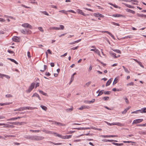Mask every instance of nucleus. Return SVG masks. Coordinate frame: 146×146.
<instances>
[{"label": "nucleus", "instance_id": "obj_1", "mask_svg": "<svg viewBox=\"0 0 146 146\" xmlns=\"http://www.w3.org/2000/svg\"><path fill=\"white\" fill-rule=\"evenodd\" d=\"M21 32L25 35L30 34L31 33V31L27 29H22L21 30Z\"/></svg>", "mask_w": 146, "mask_h": 146}, {"label": "nucleus", "instance_id": "obj_2", "mask_svg": "<svg viewBox=\"0 0 146 146\" xmlns=\"http://www.w3.org/2000/svg\"><path fill=\"white\" fill-rule=\"evenodd\" d=\"M35 85V83L34 82L32 83L30 86L29 89L26 91V92L29 93H30L33 89Z\"/></svg>", "mask_w": 146, "mask_h": 146}, {"label": "nucleus", "instance_id": "obj_3", "mask_svg": "<svg viewBox=\"0 0 146 146\" xmlns=\"http://www.w3.org/2000/svg\"><path fill=\"white\" fill-rule=\"evenodd\" d=\"M35 140L40 141L44 139V137L42 136L35 135Z\"/></svg>", "mask_w": 146, "mask_h": 146}, {"label": "nucleus", "instance_id": "obj_4", "mask_svg": "<svg viewBox=\"0 0 146 146\" xmlns=\"http://www.w3.org/2000/svg\"><path fill=\"white\" fill-rule=\"evenodd\" d=\"M143 120V119H137L133 121L132 124H137L138 123H139Z\"/></svg>", "mask_w": 146, "mask_h": 146}, {"label": "nucleus", "instance_id": "obj_5", "mask_svg": "<svg viewBox=\"0 0 146 146\" xmlns=\"http://www.w3.org/2000/svg\"><path fill=\"white\" fill-rule=\"evenodd\" d=\"M43 132L47 134H52L53 133H54V132H52L51 131H50L48 130H47L45 129H43L42 130Z\"/></svg>", "mask_w": 146, "mask_h": 146}, {"label": "nucleus", "instance_id": "obj_6", "mask_svg": "<svg viewBox=\"0 0 146 146\" xmlns=\"http://www.w3.org/2000/svg\"><path fill=\"white\" fill-rule=\"evenodd\" d=\"M13 40L16 42H20V39L19 38L16 36H14L12 38Z\"/></svg>", "mask_w": 146, "mask_h": 146}, {"label": "nucleus", "instance_id": "obj_7", "mask_svg": "<svg viewBox=\"0 0 146 146\" xmlns=\"http://www.w3.org/2000/svg\"><path fill=\"white\" fill-rule=\"evenodd\" d=\"M77 12L79 14L84 16H86V15L82 11V10L80 9L77 10Z\"/></svg>", "mask_w": 146, "mask_h": 146}, {"label": "nucleus", "instance_id": "obj_8", "mask_svg": "<svg viewBox=\"0 0 146 146\" xmlns=\"http://www.w3.org/2000/svg\"><path fill=\"white\" fill-rule=\"evenodd\" d=\"M26 138L29 139H30L33 140H35V136L29 135L27 136Z\"/></svg>", "mask_w": 146, "mask_h": 146}, {"label": "nucleus", "instance_id": "obj_9", "mask_svg": "<svg viewBox=\"0 0 146 146\" xmlns=\"http://www.w3.org/2000/svg\"><path fill=\"white\" fill-rule=\"evenodd\" d=\"M49 29L50 30H60V28L55 27H52L49 28Z\"/></svg>", "mask_w": 146, "mask_h": 146}, {"label": "nucleus", "instance_id": "obj_10", "mask_svg": "<svg viewBox=\"0 0 146 146\" xmlns=\"http://www.w3.org/2000/svg\"><path fill=\"white\" fill-rule=\"evenodd\" d=\"M35 96L37 97L40 100H41V99L40 98L38 94L37 93H34L33 95L32 96V97H35Z\"/></svg>", "mask_w": 146, "mask_h": 146}, {"label": "nucleus", "instance_id": "obj_11", "mask_svg": "<svg viewBox=\"0 0 146 146\" xmlns=\"http://www.w3.org/2000/svg\"><path fill=\"white\" fill-rule=\"evenodd\" d=\"M109 53L110 55L114 58H116V54L115 53H113L112 52L110 51Z\"/></svg>", "mask_w": 146, "mask_h": 146}, {"label": "nucleus", "instance_id": "obj_12", "mask_svg": "<svg viewBox=\"0 0 146 146\" xmlns=\"http://www.w3.org/2000/svg\"><path fill=\"white\" fill-rule=\"evenodd\" d=\"M104 32L105 33H106L108 34L109 35H110L111 37H112L114 39H115V38L113 35L110 32L108 31H105L104 32Z\"/></svg>", "mask_w": 146, "mask_h": 146}, {"label": "nucleus", "instance_id": "obj_13", "mask_svg": "<svg viewBox=\"0 0 146 146\" xmlns=\"http://www.w3.org/2000/svg\"><path fill=\"white\" fill-rule=\"evenodd\" d=\"M113 17H123V16L121 14H113L112 15Z\"/></svg>", "mask_w": 146, "mask_h": 146}, {"label": "nucleus", "instance_id": "obj_14", "mask_svg": "<svg viewBox=\"0 0 146 146\" xmlns=\"http://www.w3.org/2000/svg\"><path fill=\"white\" fill-rule=\"evenodd\" d=\"M130 108V107H128L127 108L125 109V110L123 111L122 112V113H122V114H125L127 112V110H129Z\"/></svg>", "mask_w": 146, "mask_h": 146}, {"label": "nucleus", "instance_id": "obj_15", "mask_svg": "<svg viewBox=\"0 0 146 146\" xmlns=\"http://www.w3.org/2000/svg\"><path fill=\"white\" fill-rule=\"evenodd\" d=\"M54 133H53L52 134H55V135H56V136L58 137H60V138L63 139V136H62L61 135L58 134V133H56L54 132Z\"/></svg>", "mask_w": 146, "mask_h": 146}, {"label": "nucleus", "instance_id": "obj_16", "mask_svg": "<svg viewBox=\"0 0 146 146\" xmlns=\"http://www.w3.org/2000/svg\"><path fill=\"white\" fill-rule=\"evenodd\" d=\"M126 11L128 12L131 13L132 14H134L135 13V11L132 10L130 9H126Z\"/></svg>", "mask_w": 146, "mask_h": 146}, {"label": "nucleus", "instance_id": "obj_17", "mask_svg": "<svg viewBox=\"0 0 146 146\" xmlns=\"http://www.w3.org/2000/svg\"><path fill=\"white\" fill-rule=\"evenodd\" d=\"M104 141L106 142H112L114 141L115 142H117V141L115 140H109V139H104Z\"/></svg>", "mask_w": 146, "mask_h": 146}, {"label": "nucleus", "instance_id": "obj_18", "mask_svg": "<svg viewBox=\"0 0 146 146\" xmlns=\"http://www.w3.org/2000/svg\"><path fill=\"white\" fill-rule=\"evenodd\" d=\"M72 135H66L63 136V139H68L72 137Z\"/></svg>", "mask_w": 146, "mask_h": 146}, {"label": "nucleus", "instance_id": "obj_19", "mask_svg": "<svg viewBox=\"0 0 146 146\" xmlns=\"http://www.w3.org/2000/svg\"><path fill=\"white\" fill-rule=\"evenodd\" d=\"M111 82L112 80L111 79H110L106 83V86H109L111 83Z\"/></svg>", "mask_w": 146, "mask_h": 146}, {"label": "nucleus", "instance_id": "obj_20", "mask_svg": "<svg viewBox=\"0 0 146 146\" xmlns=\"http://www.w3.org/2000/svg\"><path fill=\"white\" fill-rule=\"evenodd\" d=\"M8 123L9 124H14L15 125H19V122H8Z\"/></svg>", "mask_w": 146, "mask_h": 146}, {"label": "nucleus", "instance_id": "obj_21", "mask_svg": "<svg viewBox=\"0 0 146 146\" xmlns=\"http://www.w3.org/2000/svg\"><path fill=\"white\" fill-rule=\"evenodd\" d=\"M7 59L10 60L12 62H14L15 64H18V63L13 59L10 58H8Z\"/></svg>", "mask_w": 146, "mask_h": 146}, {"label": "nucleus", "instance_id": "obj_22", "mask_svg": "<svg viewBox=\"0 0 146 146\" xmlns=\"http://www.w3.org/2000/svg\"><path fill=\"white\" fill-rule=\"evenodd\" d=\"M123 4L126 6V7H129L130 8H134V7L133 6H132L131 5H129L127 4L126 3H124Z\"/></svg>", "mask_w": 146, "mask_h": 146}, {"label": "nucleus", "instance_id": "obj_23", "mask_svg": "<svg viewBox=\"0 0 146 146\" xmlns=\"http://www.w3.org/2000/svg\"><path fill=\"white\" fill-rule=\"evenodd\" d=\"M73 107H72L70 108L66 109V110L67 112H70L71 111L73 110Z\"/></svg>", "mask_w": 146, "mask_h": 146}, {"label": "nucleus", "instance_id": "obj_24", "mask_svg": "<svg viewBox=\"0 0 146 146\" xmlns=\"http://www.w3.org/2000/svg\"><path fill=\"white\" fill-rule=\"evenodd\" d=\"M40 107L43 110H44V111H46L47 110V108L44 106L41 105L40 106Z\"/></svg>", "mask_w": 146, "mask_h": 146}, {"label": "nucleus", "instance_id": "obj_25", "mask_svg": "<svg viewBox=\"0 0 146 146\" xmlns=\"http://www.w3.org/2000/svg\"><path fill=\"white\" fill-rule=\"evenodd\" d=\"M56 125L60 126H65L66 125L64 124H63L58 122H57Z\"/></svg>", "mask_w": 146, "mask_h": 146}, {"label": "nucleus", "instance_id": "obj_26", "mask_svg": "<svg viewBox=\"0 0 146 146\" xmlns=\"http://www.w3.org/2000/svg\"><path fill=\"white\" fill-rule=\"evenodd\" d=\"M95 52L98 54L101 57V56L100 54V51L97 49H95Z\"/></svg>", "mask_w": 146, "mask_h": 146}, {"label": "nucleus", "instance_id": "obj_27", "mask_svg": "<svg viewBox=\"0 0 146 146\" xmlns=\"http://www.w3.org/2000/svg\"><path fill=\"white\" fill-rule=\"evenodd\" d=\"M11 104V103H2V104L0 103V106H2L9 105Z\"/></svg>", "mask_w": 146, "mask_h": 146}, {"label": "nucleus", "instance_id": "obj_28", "mask_svg": "<svg viewBox=\"0 0 146 146\" xmlns=\"http://www.w3.org/2000/svg\"><path fill=\"white\" fill-rule=\"evenodd\" d=\"M17 119V118L15 117H13L10 119H7V121H15Z\"/></svg>", "mask_w": 146, "mask_h": 146}, {"label": "nucleus", "instance_id": "obj_29", "mask_svg": "<svg viewBox=\"0 0 146 146\" xmlns=\"http://www.w3.org/2000/svg\"><path fill=\"white\" fill-rule=\"evenodd\" d=\"M112 143L115 145H117V146H121L123 145V144L122 143Z\"/></svg>", "mask_w": 146, "mask_h": 146}, {"label": "nucleus", "instance_id": "obj_30", "mask_svg": "<svg viewBox=\"0 0 146 146\" xmlns=\"http://www.w3.org/2000/svg\"><path fill=\"white\" fill-rule=\"evenodd\" d=\"M26 107H21V108H18V110H19V111H23L24 110H26Z\"/></svg>", "mask_w": 146, "mask_h": 146}, {"label": "nucleus", "instance_id": "obj_31", "mask_svg": "<svg viewBox=\"0 0 146 146\" xmlns=\"http://www.w3.org/2000/svg\"><path fill=\"white\" fill-rule=\"evenodd\" d=\"M112 50L114 52H116L118 53H121V52L120 50L118 49H112Z\"/></svg>", "mask_w": 146, "mask_h": 146}, {"label": "nucleus", "instance_id": "obj_32", "mask_svg": "<svg viewBox=\"0 0 146 146\" xmlns=\"http://www.w3.org/2000/svg\"><path fill=\"white\" fill-rule=\"evenodd\" d=\"M14 126L13 125H10L7 124V126H3L4 127H13Z\"/></svg>", "mask_w": 146, "mask_h": 146}, {"label": "nucleus", "instance_id": "obj_33", "mask_svg": "<svg viewBox=\"0 0 146 146\" xmlns=\"http://www.w3.org/2000/svg\"><path fill=\"white\" fill-rule=\"evenodd\" d=\"M29 24L27 23H25L23 24L22 25V26L25 27H27L28 28V26Z\"/></svg>", "mask_w": 146, "mask_h": 146}, {"label": "nucleus", "instance_id": "obj_34", "mask_svg": "<svg viewBox=\"0 0 146 146\" xmlns=\"http://www.w3.org/2000/svg\"><path fill=\"white\" fill-rule=\"evenodd\" d=\"M94 15L97 17H100V15L102 16L103 15L100 14L99 13H95L94 14Z\"/></svg>", "mask_w": 146, "mask_h": 146}, {"label": "nucleus", "instance_id": "obj_35", "mask_svg": "<svg viewBox=\"0 0 146 146\" xmlns=\"http://www.w3.org/2000/svg\"><path fill=\"white\" fill-rule=\"evenodd\" d=\"M91 128L92 129H94L96 130H99V131H101L102 130V129H101L98 128H96V127H91Z\"/></svg>", "mask_w": 146, "mask_h": 146}, {"label": "nucleus", "instance_id": "obj_36", "mask_svg": "<svg viewBox=\"0 0 146 146\" xmlns=\"http://www.w3.org/2000/svg\"><path fill=\"white\" fill-rule=\"evenodd\" d=\"M39 92L41 94H43L44 96H46L47 95V94L46 93L44 92L43 91L40 90L39 91Z\"/></svg>", "mask_w": 146, "mask_h": 146}, {"label": "nucleus", "instance_id": "obj_37", "mask_svg": "<svg viewBox=\"0 0 146 146\" xmlns=\"http://www.w3.org/2000/svg\"><path fill=\"white\" fill-rule=\"evenodd\" d=\"M26 107V110L27 109H28V110H33L35 109V108H33L31 107Z\"/></svg>", "mask_w": 146, "mask_h": 146}, {"label": "nucleus", "instance_id": "obj_38", "mask_svg": "<svg viewBox=\"0 0 146 146\" xmlns=\"http://www.w3.org/2000/svg\"><path fill=\"white\" fill-rule=\"evenodd\" d=\"M139 112H141V110H136V111H134L132 112H131V113H137Z\"/></svg>", "mask_w": 146, "mask_h": 146}, {"label": "nucleus", "instance_id": "obj_39", "mask_svg": "<svg viewBox=\"0 0 146 146\" xmlns=\"http://www.w3.org/2000/svg\"><path fill=\"white\" fill-rule=\"evenodd\" d=\"M91 82L90 81L87 82L86 84L84 86V87H85L86 86L88 87L89 86V85L90 84Z\"/></svg>", "mask_w": 146, "mask_h": 146}, {"label": "nucleus", "instance_id": "obj_40", "mask_svg": "<svg viewBox=\"0 0 146 146\" xmlns=\"http://www.w3.org/2000/svg\"><path fill=\"white\" fill-rule=\"evenodd\" d=\"M104 91V90H101L99 92V94L98 95V96H99L102 95L103 93V92Z\"/></svg>", "mask_w": 146, "mask_h": 146}, {"label": "nucleus", "instance_id": "obj_41", "mask_svg": "<svg viewBox=\"0 0 146 146\" xmlns=\"http://www.w3.org/2000/svg\"><path fill=\"white\" fill-rule=\"evenodd\" d=\"M73 129H77L78 130H84V127L75 128Z\"/></svg>", "mask_w": 146, "mask_h": 146}, {"label": "nucleus", "instance_id": "obj_42", "mask_svg": "<svg viewBox=\"0 0 146 146\" xmlns=\"http://www.w3.org/2000/svg\"><path fill=\"white\" fill-rule=\"evenodd\" d=\"M117 80H118V79H117L116 78H115V79L114 81L113 82V85H114L115 84H116V83H117Z\"/></svg>", "mask_w": 146, "mask_h": 146}, {"label": "nucleus", "instance_id": "obj_43", "mask_svg": "<svg viewBox=\"0 0 146 146\" xmlns=\"http://www.w3.org/2000/svg\"><path fill=\"white\" fill-rule=\"evenodd\" d=\"M136 126H146V123L143 124H137Z\"/></svg>", "mask_w": 146, "mask_h": 146}, {"label": "nucleus", "instance_id": "obj_44", "mask_svg": "<svg viewBox=\"0 0 146 146\" xmlns=\"http://www.w3.org/2000/svg\"><path fill=\"white\" fill-rule=\"evenodd\" d=\"M115 125H117L120 126H123L122 124L120 123H115Z\"/></svg>", "mask_w": 146, "mask_h": 146}, {"label": "nucleus", "instance_id": "obj_45", "mask_svg": "<svg viewBox=\"0 0 146 146\" xmlns=\"http://www.w3.org/2000/svg\"><path fill=\"white\" fill-rule=\"evenodd\" d=\"M124 99L125 100V102L127 104H129V101H128L127 98V97H126L125 98H124Z\"/></svg>", "mask_w": 146, "mask_h": 146}, {"label": "nucleus", "instance_id": "obj_46", "mask_svg": "<svg viewBox=\"0 0 146 146\" xmlns=\"http://www.w3.org/2000/svg\"><path fill=\"white\" fill-rule=\"evenodd\" d=\"M47 66L46 65H44V68L43 69V70H40V71L41 72H44V71L46 70L47 68Z\"/></svg>", "mask_w": 146, "mask_h": 146}, {"label": "nucleus", "instance_id": "obj_47", "mask_svg": "<svg viewBox=\"0 0 146 146\" xmlns=\"http://www.w3.org/2000/svg\"><path fill=\"white\" fill-rule=\"evenodd\" d=\"M38 29H39L41 32H43L44 30L42 29V28L41 27H38Z\"/></svg>", "mask_w": 146, "mask_h": 146}, {"label": "nucleus", "instance_id": "obj_48", "mask_svg": "<svg viewBox=\"0 0 146 146\" xmlns=\"http://www.w3.org/2000/svg\"><path fill=\"white\" fill-rule=\"evenodd\" d=\"M109 99V97H104L103 98V99L105 100H108Z\"/></svg>", "mask_w": 146, "mask_h": 146}, {"label": "nucleus", "instance_id": "obj_49", "mask_svg": "<svg viewBox=\"0 0 146 146\" xmlns=\"http://www.w3.org/2000/svg\"><path fill=\"white\" fill-rule=\"evenodd\" d=\"M30 131L33 132H38L40 131V130H30Z\"/></svg>", "mask_w": 146, "mask_h": 146}, {"label": "nucleus", "instance_id": "obj_50", "mask_svg": "<svg viewBox=\"0 0 146 146\" xmlns=\"http://www.w3.org/2000/svg\"><path fill=\"white\" fill-rule=\"evenodd\" d=\"M134 83L133 82H131L127 84V86L133 85Z\"/></svg>", "mask_w": 146, "mask_h": 146}, {"label": "nucleus", "instance_id": "obj_51", "mask_svg": "<svg viewBox=\"0 0 146 146\" xmlns=\"http://www.w3.org/2000/svg\"><path fill=\"white\" fill-rule=\"evenodd\" d=\"M144 15L143 14H140L139 13H137V15L138 17H144Z\"/></svg>", "mask_w": 146, "mask_h": 146}, {"label": "nucleus", "instance_id": "obj_52", "mask_svg": "<svg viewBox=\"0 0 146 146\" xmlns=\"http://www.w3.org/2000/svg\"><path fill=\"white\" fill-rule=\"evenodd\" d=\"M141 110V112H140V113H146V108H143V110Z\"/></svg>", "mask_w": 146, "mask_h": 146}, {"label": "nucleus", "instance_id": "obj_53", "mask_svg": "<svg viewBox=\"0 0 146 146\" xmlns=\"http://www.w3.org/2000/svg\"><path fill=\"white\" fill-rule=\"evenodd\" d=\"M60 29L63 30L64 29V26L62 25H60Z\"/></svg>", "mask_w": 146, "mask_h": 146}, {"label": "nucleus", "instance_id": "obj_54", "mask_svg": "<svg viewBox=\"0 0 146 146\" xmlns=\"http://www.w3.org/2000/svg\"><path fill=\"white\" fill-rule=\"evenodd\" d=\"M5 96L7 98H10L12 97V96L10 94L6 95Z\"/></svg>", "mask_w": 146, "mask_h": 146}, {"label": "nucleus", "instance_id": "obj_55", "mask_svg": "<svg viewBox=\"0 0 146 146\" xmlns=\"http://www.w3.org/2000/svg\"><path fill=\"white\" fill-rule=\"evenodd\" d=\"M107 123L110 126L115 125V123H108V122H107Z\"/></svg>", "mask_w": 146, "mask_h": 146}, {"label": "nucleus", "instance_id": "obj_56", "mask_svg": "<svg viewBox=\"0 0 146 146\" xmlns=\"http://www.w3.org/2000/svg\"><path fill=\"white\" fill-rule=\"evenodd\" d=\"M138 64H139V65L141 67L143 68H144L141 62H139Z\"/></svg>", "mask_w": 146, "mask_h": 146}, {"label": "nucleus", "instance_id": "obj_57", "mask_svg": "<svg viewBox=\"0 0 146 146\" xmlns=\"http://www.w3.org/2000/svg\"><path fill=\"white\" fill-rule=\"evenodd\" d=\"M104 93L105 94H110V92L109 91L105 92Z\"/></svg>", "mask_w": 146, "mask_h": 146}, {"label": "nucleus", "instance_id": "obj_58", "mask_svg": "<svg viewBox=\"0 0 146 146\" xmlns=\"http://www.w3.org/2000/svg\"><path fill=\"white\" fill-rule=\"evenodd\" d=\"M76 74V72L74 73L72 76L71 79H72V80H74V75L75 74Z\"/></svg>", "mask_w": 146, "mask_h": 146}, {"label": "nucleus", "instance_id": "obj_59", "mask_svg": "<svg viewBox=\"0 0 146 146\" xmlns=\"http://www.w3.org/2000/svg\"><path fill=\"white\" fill-rule=\"evenodd\" d=\"M78 46H77L76 47H74L72 48H71V49L72 50H75L77 49V48H78Z\"/></svg>", "mask_w": 146, "mask_h": 146}, {"label": "nucleus", "instance_id": "obj_60", "mask_svg": "<svg viewBox=\"0 0 146 146\" xmlns=\"http://www.w3.org/2000/svg\"><path fill=\"white\" fill-rule=\"evenodd\" d=\"M21 6H22L23 7H25V8H29V9L31 8L30 7H27V6H26L25 5H23V4L21 5Z\"/></svg>", "mask_w": 146, "mask_h": 146}, {"label": "nucleus", "instance_id": "obj_61", "mask_svg": "<svg viewBox=\"0 0 146 146\" xmlns=\"http://www.w3.org/2000/svg\"><path fill=\"white\" fill-rule=\"evenodd\" d=\"M42 12L44 13V15H47L48 16L49 15V14H48V13L46 11H42Z\"/></svg>", "mask_w": 146, "mask_h": 146}, {"label": "nucleus", "instance_id": "obj_62", "mask_svg": "<svg viewBox=\"0 0 146 146\" xmlns=\"http://www.w3.org/2000/svg\"><path fill=\"white\" fill-rule=\"evenodd\" d=\"M112 23L114 25H117V26H119V25L118 23H115V22H112Z\"/></svg>", "mask_w": 146, "mask_h": 146}, {"label": "nucleus", "instance_id": "obj_63", "mask_svg": "<svg viewBox=\"0 0 146 146\" xmlns=\"http://www.w3.org/2000/svg\"><path fill=\"white\" fill-rule=\"evenodd\" d=\"M139 134H146V132H144V131H140L139 133Z\"/></svg>", "mask_w": 146, "mask_h": 146}, {"label": "nucleus", "instance_id": "obj_64", "mask_svg": "<svg viewBox=\"0 0 146 146\" xmlns=\"http://www.w3.org/2000/svg\"><path fill=\"white\" fill-rule=\"evenodd\" d=\"M68 11L69 12H71V13H76L75 12H74V11L72 10H68Z\"/></svg>", "mask_w": 146, "mask_h": 146}]
</instances>
